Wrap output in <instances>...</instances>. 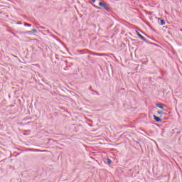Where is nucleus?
I'll return each instance as SVG.
<instances>
[{
    "label": "nucleus",
    "instance_id": "nucleus-1",
    "mask_svg": "<svg viewBox=\"0 0 182 182\" xmlns=\"http://www.w3.org/2000/svg\"><path fill=\"white\" fill-rule=\"evenodd\" d=\"M99 6L104 8V9H105V11H109V5H107V4H106V3L100 2Z\"/></svg>",
    "mask_w": 182,
    "mask_h": 182
},
{
    "label": "nucleus",
    "instance_id": "nucleus-2",
    "mask_svg": "<svg viewBox=\"0 0 182 182\" xmlns=\"http://www.w3.org/2000/svg\"><path fill=\"white\" fill-rule=\"evenodd\" d=\"M154 119L156 122H161V119H160L159 117H156V115H154Z\"/></svg>",
    "mask_w": 182,
    "mask_h": 182
},
{
    "label": "nucleus",
    "instance_id": "nucleus-3",
    "mask_svg": "<svg viewBox=\"0 0 182 182\" xmlns=\"http://www.w3.org/2000/svg\"><path fill=\"white\" fill-rule=\"evenodd\" d=\"M92 55L95 56H105V54L103 53H93Z\"/></svg>",
    "mask_w": 182,
    "mask_h": 182
},
{
    "label": "nucleus",
    "instance_id": "nucleus-4",
    "mask_svg": "<svg viewBox=\"0 0 182 182\" xmlns=\"http://www.w3.org/2000/svg\"><path fill=\"white\" fill-rule=\"evenodd\" d=\"M138 36L142 40V41H146V38L140 34V33L137 32Z\"/></svg>",
    "mask_w": 182,
    "mask_h": 182
},
{
    "label": "nucleus",
    "instance_id": "nucleus-5",
    "mask_svg": "<svg viewBox=\"0 0 182 182\" xmlns=\"http://www.w3.org/2000/svg\"><path fill=\"white\" fill-rule=\"evenodd\" d=\"M157 107H159V109H163V104H156Z\"/></svg>",
    "mask_w": 182,
    "mask_h": 182
},
{
    "label": "nucleus",
    "instance_id": "nucleus-6",
    "mask_svg": "<svg viewBox=\"0 0 182 182\" xmlns=\"http://www.w3.org/2000/svg\"><path fill=\"white\" fill-rule=\"evenodd\" d=\"M166 24V21H164V20L161 19L160 20V25H165Z\"/></svg>",
    "mask_w": 182,
    "mask_h": 182
},
{
    "label": "nucleus",
    "instance_id": "nucleus-7",
    "mask_svg": "<svg viewBox=\"0 0 182 182\" xmlns=\"http://www.w3.org/2000/svg\"><path fill=\"white\" fill-rule=\"evenodd\" d=\"M31 32H33V33H36V32H38V30H36V29H33V30L31 31ZM28 33H31V31H28Z\"/></svg>",
    "mask_w": 182,
    "mask_h": 182
},
{
    "label": "nucleus",
    "instance_id": "nucleus-8",
    "mask_svg": "<svg viewBox=\"0 0 182 182\" xmlns=\"http://www.w3.org/2000/svg\"><path fill=\"white\" fill-rule=\"evenodd\" d=\"M24 26H28L31 28V26H32V25L27 23H24Z\"/></svg>",
    "mask_w": 182,
    "mask_h": 182
},
{
    "label": "nucleus",
    "instance_id": "nucleus-9",
    "mask_svg": "<svg viewBox=\"0 0 182 182\" xmlns=\"http://www.w3.org/2000/svg\"><path fill=\"white\" fill-rule=\"evenodd\" d=\"M164 114L163 111H158V114Z\"/></svg>",
    "mask_w": 182,
    "mask_h": 182
},
{
    "label": "nucleus",
    "instance_id": "nucleus-10",
    "mask_svg": "<svg viewBox=\"0 0 182 182\" xmlns=\"http://www.w3.org/2000/svg\"><path fill=\"white\" fill-rule=\"evenodd\" d=\"M38 151H41V153H45V152H46V151H46V150H42V151L38 150Z\"/></svg>",
    "mask_w": 182,
    "mask_h": 182
},
{
    "label": "nucleus",
    "instance_id": "nucleus-11",
    "mask_svg": "<svg viewBox=\"0 0 182 182\" xmlns=\"http://www.w3.org/2000/svg\"><path fill=\"white\" fill-rule=\"evenodd\" d=\"M95 8H96L97 9H100V7L96 6V5H94Z\"/></svg>",
    "mask_w": 182,
    "mask_h": 182
},
{
    "label": "nucleus",
    "instance_id": "nucleus-12",
    "mask_svg": "<svg viewBox=\"0 0 182 182\" xmlns=\"http://www.w3.org/2000/svg\"><path fill=\"white\" fill-rule=\"evenodd\" d=\"M107 161H108L109 164H110V163H112V160H110L109 159H107Z\"/></svg>",
    "mask_w": 182,
    "mask_h": 182
},
{
    "label": "nucleus",
    "instance_id": "nucleus-13",
    "mask_svg": "<svg viewBox=\"0 0 182 182\" xmlns=\"http://www.w3.org/2000/svg\"><path fill=\"white\" fill-rule=\"evenodd\" d=\"M92 2H96V0H91Z\"/></svg>",
    "mask_w": 182,
    "mask_h": 182
}]
</instances>
